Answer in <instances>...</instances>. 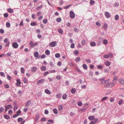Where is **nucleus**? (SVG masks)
<instances>
[{"label":"nucleus","instance_id":"nucleus-11","mask_svg":"<svg viewBox=\"0 0 124 124\" xmlns=\"http://www.w3.org/2000/svg\"><path fill=\"white\" fill-rule=\"evenodd\" d=\"M37 70V68L36 67H33L31 69V71L33 72H34Z\"/></svg>","mask_w":124,"mask_h":124},{"label":"nucleus","instance_id":"nucleus-3","mask_svg":"<svg viewBox=\"0 0 124 124\" xmlns=\"http://www.w3.org/2000/svg\"><path fill=\"white\" fill-rule=\"evenodd\" d=\"M12 46L13 48H18V44L16 42H14L12 43Z\"/></svg>","mask_w":124,"mask_h":124},{"label":"nucleus","instance_id":"nucleus-15","mask_svg":"<svg viewBox=\"0 0 124 124\" xmlns=\"http://www.w3.org/2000/svg\"><path fill=\"white\" fill-rule=\"evenodd\" d=\"M88 119L90 120H94L95 117L93 116H89L88 117Z\"/></svg>","mask_w":124,"mask_h":124},{"label":"nucleus","instance_id":"nucleus-25","mask_svg":"<svg viewBox=\"0 0 124 124\" xmlns=\"http://www.w3.org/2000/svg\"><path fill=\"white\" fill-rule=\"evenodd\" d=\"M95 3V1L93 0H91L90 2V4L91 5H93Z\"/></svg>","mask_w":124,"mask_h":124},{"label":"nucleus","instance_id":"nucleus-4","mask_svg":"<svg viewBox=\"0 0 124 124\" xmlns=\"http://www.w3.org/2000/svg\"><path fill=\"white\" fill-rule=\"evenodd\" d=\"M70 16L71 18H75V14L72 11H71L70 12Z\"/></svg>","mask_w":124,"mask_h":124},{"label":"nucleus","instance_id":"nucleus-45","mask_svg":"<svg viewBox=\"0 0 124 124\" xmlns=\"http://www.w3.org/2000/svg\"><path fill=\"white\" fill-rule=\"evenodd\" d=\"M43 22L44 23L46 24L47 23V20L45 19L43 20Z\"/></svg>","mask_w":124,"mask_h":124},{"label":"nucleus","instance_id":"nucleus-64","mask_svg":"<svg viewBox=\"0 0 124 124\" xmlns=\"http://www.w3.org/2000/svg\"><path fill=\"white\" fill-rule=\"evenodd\" d=\"M10 44V42H8L5 45V46L7 47L9 46Z\"/></svg>","mask_w":124,"mask_h":124},{"label":"nucleus","instance_id":"nucleus-58","mask_svg":"<svg viewBox=\"0 0 124 124\" xmlns=\"http://www.w3.org/2000/svg\"><path fill=\"white\" fill-rule=\"evenodd\" d=\"M94 120L93 121L95 123V124L98 121V118H96L95 119H94Z\"/></svg>","mask_w":124,"mask_h":124},{"label":"nucleus","instance_id":"nucleus-19","mask_svg":"<svg viewBox=\"0 0 124 124\" xmlns=\"http://www.w3.org/2000/svg\"><path fill=\"white\" fill-rule=\"evenodd\" d=\"M105 64L106 66H109L110 65V62L108 61L105 62Z\"/></svg>","mask_w":124,"mask_h":124},{"label":"nucleus","instance_id":"nucleus-1","mask_svg":"<svg viewBox=\"0 0 124 124\" xmlns=\"http://www.w3.org/2000/svg\"><path fill=\"white\" fill-rule=\"evenodd\" d=\"M29 44L30 45V47H33L37 46L38 45V43L36 42L34 43L33 41H31L30 42Z\"/></svg>","mask_w":124,"mask_h":124},{"label":"nucleus","instance_id":"nucleus-22","mask_svg":"<svg viewBox=\"0 0 124 124\" xmlns=\"http://www.w3.org/2000/svg\"><path fill=\"white\" fill-rule=\"evenodd\" d=\"M59 110H62L63 109V107L62 105H60L58 107Z\"/></svg>","mask_w":124,"mask_h":124},{"label":"nucleus","instance_id":"nucleus-62","mask_svg":"<svg viewBox=\"0 0 124 124\" xmlns=\"http://www.w3.org/2000/svg\"><path fill=\"white\" fill-rule=\"evenodd\" d=\"M96 24L97 26H100L101 25V24L100 23L98 22H97L96 23Z\"/></svg>","mask_w":124,"mask_h":124},{"label":"nucleus","instance_id":"nucleus-26","mask_svg":"<svg viewBox=\"0 0 124 124\" xmlns=\"http://www.w3.org/2000/svg\"><path fill=\"white\" fill-rule=\"evenodd\" d=\"M76 90L75 88H72L71 90V92L72 93H74L76 92Z\"/></svg>","mask_w":124,"mask_h":124},{"label":"nucleus","instance_id":"nucleus-57","mask_svg":"<svg viewBox=\"0 0 124 124\" xmlns=\"http://www.w3.org/2000/svg\"><path fill=\"white\" fill-rule=\"evenodd\" d=\"M47 121L48 122H50L51 123L53 124L54 123V122L53 121L52 119H49Z\"/></svg>","mask_w":124,"mask_h":124},{"label":"nucleus","instance_id":"nucleus-29","mask_svg":"<svg viewBox=\"0 0 124 124\" xmlns=\"http://www.w3.org/2000/svg\"><path fill=\"white\" fill-rule=\"evenodd\" d=\"M61 94H57L56 95V97L58 98H60L61 97Z\"/></svg>","mask_w":124,"mask_h":124},{"label":"nucleus","instance_id":"nucleus-12","mask_svg":"<svg viewBox=\"0 0 124 124\" xmlns=\"http://www.w3.org/2000/svg\"><path fill=\"white\" fill-rule=\"evenodd\" d=\"M7 11L9 13H13L14 11L13 9H12L11 8H9L8 9Z\"/></svg>","mask_w":124,"mask_h":124},{"label":"nucleus","instance_id":"nucleus-53","mask_svg":"<svg viewBox=\"0 0 124 124\" xmlns=\"http://www.w3.org/2000/svg\"><path fill=\"white\" fill-rule=\"evenodd\" d=\"M69 65L70 66H72V67H73L74 66V65L73 63H72V62H70L69 63Z\"/></svg>","mask_w":124,"mask_h":124},{"label":"nucleus","instance_id":"nucleus-8","mask_svg":"<svg viewBox=\"0 0 124 124\" xmlns=\"http://www.w3.org/2000/svg\"><path fill=\"white\" fill-rule=\"evenodd\" d=\"M105 15L106 17L107 18H109L110 16V14L108 12H106L105 13Z\"/></svg>","mask_w":124,"mask_h":124},{"label":"nucleus","instance_id":"nucleus-10","mask_svg":"<svg viewBox=\"0 0 124 124\" xmlns=\"http://www.w3.org/2000/svg\"><path fill=\"white\" fill-rule=\"evenodd\" d=\"M31 103V101L30 100H29L26 103L25 105V106L29 107L30 105V103Z\"/></svg>","mask_w":124,"mask_h":124},{"label":"nucleus","instance_id":"nucleus-18","mask_svg":"<svg viewBox=\"0 0 124 124\" xmlns=\"http://www.w3.org/2000/svg\"><path fill=\"white\" fill-rule=\"evenodd\" d=\"M90 45L92 46H95L96 45V43L94 42H92L90 43Z\"/></svg>","mask_w":124,"mask_h":124},{"label":"nucleus","instance_id":"nucleus-37","mask_svg":"<svg viewBox=\"0 0 124 124\" xmlns=\"http://www.w3.org/2000/svg\"><path fill=\"white\" fill-rule=\"evenodd\" d=\"M108 97H105L101 99V101H103L106 100L108 98Z\"/></svg>","mask_w":124,"mask_h":124},{"label":"nucleus","instance_id":"nucleus-60","mask_svg":"<svg viewBox=\"0 0 124 124\" xmlns=\"http://www.w3.org/2000/svg\"><path fill=\"white\" fill-rule=\"evenodd\" d=\"M18 94H20L21 95V94L22 93V91L20 90H19L18 91Z\"/></svg>","mask_w":124,"mask_h":124},{"label":"nucleus","instance_id":"nucleus-47","mask_svg":"<svg viewBox=\"0 0 124 124\" xmlns=\"http://www.w3.org/2000/svg\"><path fill=\"white\" fill-rule=\"evenodd\" d=\"M50 66L52 67L54 66V65L53 64V62H51L49 63Z\"/></svg>","mask_w":124,"mask_h":124},{"label":"nucleus","instance_id":"nucleus-30","mask_svg":"<svg viewBox=\"0 0 124 124\" xmlns=\"http://www.w3.org/2000/svg\"><path fill=\"white\" fill-rule=\"evenodd\" d=\"M31 25L32 26H35L36 25V23L34 22H32L31 23Z\"/></svg>","mask_w":124,"mask_h":124},{"label":"nucleus","instance_id":"nucleus-63","mask_svg":"<svg viewBox=\"0 0 124 124\" xmlns=\"http://www.w3.org/2000/svg\"><path fill=\"white\" fill-rule=\"evenodd\" d=\"M63 3V1L62 0H61L60 1L59 3L60 5H62Z\"/></svg>","mask_w":124,"mask_h":124},{"label":"nucleus","instance_id":"nucleus-40","mask_svg":"<svg viewBox=\"0 0 124 124\" xmlns=\"http://www.w3.org/2000/svg\"><path fill=\"white\" fill-rule=\"evenodd\" d=\"M4 16L5 18H7L8 16V15L7 13H5L4 14Z\"/></svg>","mask_w":124,"mask_h":124},{"label":"nucleus","instance_id":"nucleus-2","mask_svg":"<svg viewBox=\"0 0 124 124\" xmlns=\"http://www.w3.org/2000/svg\"><path fill=\"white\" fill-rule=\"evenodd\" d=\"M56 42L53 41L52 42L49 44V46L52 47H54L56 46Z\"/></svg>","mask_w":124,"mask_h":124},{"label":"nucleus","instance_id":"nucleus-31","mask_svg":"<svg viewBox=\"0 0 124 124\" xmlns=\"http://www.w3.org/2000/svg\"><path fill=\"white\" fill-rule=\"evenodd\" d=\"M0 75L4 77H5V76L4 73L3 72H0Z\"/></svg>","mask_w":124,"mask_h":124},{"label":"nucleus","instance_id":"nucleus-52","mask_svg":"<svg viewBox=\"0 0 124 124\" xmlns=\"http://www.w3.org/2000/svg\"><path fill=\"white\" fill-rule=\"evenodd\" d=\"M78 104L79 106H81L82 105V104L81 102L79 101L78 102Z\"/></svg>","mask_w":124,"mask_h":124},{"label":"nucleus","instance_id":"nucleus-9","mask_svg":"<svg viewBox=\"0 0 124 124\" xmlns=\"http://www.w3.org/2000/svg\"><path fill=\"white\" fill-rule=\"evenodd\" d=\"M119 82L122 85H124V80L122 78H120L119 80Z\"/></svg>","mask_w":124,"mask_h":124},{"label":"nucleus","instance_id":"nucleus-27","mask_svg":"<svg viewBox=\"0 0 124 124\" xmlns=\"http://www.w3.org/2000/svg\"><path fill=\"white\" fill-rule=\"evenodd\" d=\"M6 26L8 28L10 26V24L9 22H7L6 24Z\"/></svg>","mask_w":124,"mask_h":124},{"label":"nucleus","instance_id":"nucleus-20","mask_svg":"<svg viewBox=\"0 0 124 124\" xmlns=\"http://www.w3.org/2000/svg\"><path fill=\"white\" fill-rule=\"evenodd\" d=\"M103 44L104 45H106L108 44V41L107 40L105 39L103 41Z\"/></svg>","mask_w":124,"mask_h":124},{"label":"nucleus","instance_id":"nucleus-6","mask_svg":"<svg viewBox=\"0 0 124 124\" xmlns=\"http://www.w3.org/2000/svg\"><path fill=\"white\" fill-rule=\"evenodd\" d=\"M17 83H16V85L18 86H20V84H21V82L19 79H18L16 80Z\"/></svg>","mask_w":124,"mask_h":124},{"label":"nucleus","instance_id":"nucleus-59","mask_svg":"<svg viewBox=\"0 0 124 124\" xmlns=\"http://www.w3.org/2000/svg\"><path fill=\"white\" fill-rule=\"evenodd\" d=\"M12 112L13 111L11 110H10L8 111V114L11 115L12 114Z\"/></svg>","mask_w":124,"mask_h":124},{"label":"nucleus","instance_id":"nucleus-50","mask_svg":"<svg viewBox=\"0 0 124 124\" xmlns=\"http://www.w3.org/2000/svg\"><path fill=\"white\" fill-rule=\"evenodd\" d=\"M61 18H57L56 21L58 22H60L61 21Z\"/></svg>","mask_w":124,"mask_h":124},{"label":"nucleus","instance_id":"nucleus-14","mask_svg":"<svg viewBox=\"0 0 124 124\" xmlns=\"http://www.w3.org/2000/svg\"><path fill=\"white\" fill-rule=\"evenodd\" d=\"M40 69L42 71H45L46 70V68L45 66H42L41 67Z\"/></svg>","mask_w":124,"mask_h":124},{"label":"nucleus","instance_id":"nucleus-51","mask_svg":"<svg viewBox=\"0 0 124 124\" xmlns=\"http://www.w3.org/2000/svg\"><path fill=\"white\" fill-rule=\"evenodd\" d=\"M85 60L88 63H90L91 62L90 60L89 59H85Z\"/></svg>","mask_w":124,"mask_h":124},{"label":"nucleus","instance_id":"nucleus-46","mask_svg":"<svg viewBox=\"0 0 124 124\" xmlns=\"http://www.w3.org/2000/svg\"><path fill=\"white\" fill-rule=\"evenodd\" d=\"M45 53L46 54H49L50 53L49 51L48 50H46V51Z\"/></svg>","mask_w":124,"mask_h":124},{"label":"nucleus","instance_id":"nucleus-38","mask_svg":"<svg viewBox=\"0 0 124 124\" xmlns=\"http://www.w3.org/2000/svg\"><path fill=\"white\" fill-rule=\"evenodd\" d=\"M97 68L99 69H101L103 68V66L101 65H98L97 66Z\"/></svg>","mask_w":124,"mask_h":124},{"label":"nucleus","instance_id":"nucleus-42","mask_svg":"<svg viewBox=\"0 0 124 124\" xmlns=\"http://www.w3.org/2000/svg\"><path fill=\"white\" fill-rule=\"evenodd\" d=\"M80 58L79 57H77L75 61L76 62H78L80 60Z\"/></svg>","mask_w":124,"mask_h":124},{"label":"nucleus","instance_id":"nucleus-34","mask_svg":"<svg viewBox=\"0 0 124 124\" xmlns=\"http://www.w3.org/2000/svg\"><path fill=\"white\" fill-rule=\"evenodd\" d=\"M6 107L7 108H8V109H10L11 108H12V106L11 105H8L7 106H6Z\"/></svg>","mask_w":124,"mask_h":124},{"label":"nucleus","instance_id":"nucleus-24","mask_svg":"<svg viewBox=\"0 0 124 124\" xmlns=\"http://www.w3.org/2000/svg\"><path fill=\"white\" fill-rule=\"evenodd\" d=\"M58 32L61 34H62L63 33V31L62 29H59L58 30Z\"/></svg>","mask_w":124,"mask_h":124},{"label":"nucleus","instance_id":"nucleus-41","mask_svg":"<svg viewBox=\"0 0 124 124\" xmlns=\"http://www.w3.org/2000/svg\"><path fill=\"white\" fill-rule=\"evenodd\" d=\"M24 70L23 68H21V71L22 73H24Z\"/></svg>","mask_w":124,"mask_h":124},{"label":"nucleus","instance_id":"nucleus-61","mask_svg":"<svg viewBox=\"0 0 124 124\" xmlns=\"http://www.w3.org/2000/svg\"><path fill=\"white\" fill-rule=\"evenodd\" d=\"M34 56L37 57V58H40V56H39V55H34Z\"/></svg>","mask_w":124,"mask_h":124},{"label":"nucleus","instance_id":"nucleus-54","mask_svg":"<svg viewBox=\"0 0 124 124\" xmlns=\"http://www.w3.org/2000/svg\"><path fill=\"white\" fill-rule=\"evenodd\" d=\"M19 115V114H16L14 115L13 116V118H15L16 117H17V116H18Z\"/></svg>","mask_w":124,"mask_h":124},{"label":"nucleus","instance_id":"nucleus-43","mask_svg":"<svg viewBox=\"0 0 124 124\" xmlns=\"http://www.w3.org/2000/svg\"><path fill=\"white\" fill-rule=\"evenodd\" d=\"M113 80L114 81H115V82H114V83H116L117 80V77H114L113 78Z\"/></svg>","mask_w":124,"mask_h":124},{"label":"nucleus","instance_id":"nucleus-49","mask_svg":"<svg viewBox=\"0 0 124 124\" xmlns=\"http://www.w3.org/2000/svg\"><path fill=\"white\" fill-rule=\"evenodd\" d=\"M71 6V5H68L67 6H66L64 7H63V8L64 9H67V8H69V7H70Z\"/></svg>","mask_w":124,"mask_h":124},{"label":"nucleus","instance_id":"nucleus-48","mask_svg":"<svg viewBox=\"0 0 124 124\" xmlns=\"http://www.w3.org/2000/svg\"><path fill=\"white\" fill-rule=\"evenodd\" d=\"M8 38H6L4 39V42L5 43H7L8 42H9V41H8Z\"/></svg>","mask_w":124,"mask_h":124},{"label":"nucleus","instance_id":"nucleus-17","mask_svg":"<svg viewBox=\"0 0 124 124\" xmlns=\"http://www.w3.org/2000/svg\"><path fill=\"white\" fill-rule=\"evenodd\" d=\"M4 117L6 119L8 120L10 118V116L6 115H4Z\"/></svg>","mask_w":124,"mask_h":124},{"label":"nucleus","instance_id":"nucleus-23","mask_svg":"<svg viewBox=\"0 0 124 124\" xmlns=\"http://www.w3.org/2000/svg\"><path fill=\"white\" fill-rule=\"evenodd\" d=\"M83 68L85 70H86L87 69V65L85 64H84L83 65Z\"/></svg>","mask_w":124,"mask_h":124},{"label":"nucleus","instance_id":"nucleus-56","mask_svg":"<svg viewBox=\"0 0 124 124\" xmlns=\"http://www.w3.org/2000/svg\"><path fill=\"white\" fill-rule=\"evenodd\" d=\"M4 86L6 88H8L9 87V85L8 84H5L4 85Z\"/></svg>","mask_w":124,"mask_h":124},{"label":"nucleus","instance_id":"nucleus-28","mask_svg":"<svg viewBox=\"0 0 124 124\" xmlns=\"http://www.w3.org/2000/svg\"><path fill=\"white\" fill-rule=\"evenodd\" d=\"M67 95L66 94H64L62 96V98L64 100L65 99L67 98Z\"/></svg>","mask_w":124,"mask_h":124},{"label":"nucleus","instance_id":"nucleus-21","mask_svg":"<svg viewBox=\"0 0 124 124\" xmlns=\"http://www.w3.org/2000/svg\"><path fill=\"white\" fill-rule=\"evenodd\" d=\"M53 111L55 114H57L58 113V112L57 109L54 108L53 110Z\"/></svg>","mask_w":124,"mask_h":124},{"label":"nucleus","instance_id":"nucleus-16","mask_svg":"<svg viewBox=\"0 0 124 124\" xmlns=\"http://www.w3.org/2000/svg\"><path fill=\"white\" fill-rule=\"evenodd\" d=\"M45 92L46 93L49 94H50L51 93L50 91L47 89H46L45 90Z\"/></svg>","mask_w":124,"mask_h":124},{"label":"nucleus","instance_id":"nucleus-39","mask_svg":"<svg viewBox=\"0 0 124 124\" xmlns=\"http://www.w3.org/2000/svg\"><path fill=\"white\" fill-rule=\"evenodd\" d=\"M23 120L22 118L20 117L17 120L19 122H20L22 121Z\"/></svg>","mask_w":124,"mask_h":124},{"label":"nucleus","instance_id":"nucleus-7","mask_svg":"<svg viewBox=\"0 0 124 124\" xmlns=\"http://www.w3.org/2000/svg\"><path fill=\"white\" fill-rule=\"evenodd\" d=\"M112 56L113 55H104V57L105 58H107L109 57L111 58Z\"/></svg>","mask_w":124,"mask_h":124},{"label":"nucleus","instance_id":"nucleus-32","mask_svg":"<svg viewBox=\"0 0 124 124\" xmlns=\"http://www.w3.org/2000/svg\"><path fill=\"white\" fill-rule=\"evenodd\" d=\"M109 86H110V87L112 86H113L114 85V83H110L108 84Z\"/></svg>","mask_w":124,"mask_h":124},{"label":"nucleus","instance_id":"nucleus-44","mask_svg":"<svg viewBox=\"0 0 124 124\" xmlns=\"http://www.w3.org/2000/svg\"><path fill=\"white\" fill-rule=\"evenodd\" d=\"M114 5L115 7H118L119 5V4L118 3L116 2L115 3Z\"/></svg>","mask_w":124,"mask_h":124},{"label":"nucleus","instance_id":"nucleus-55","mask_svg":"<svg viewBox=\"0 0 124 124\" xmlns=\"http://www.w3.org/2000/svg\"><path fill=\"white\" fill-rule=\"evenodd\" d=\"M41 122L44 121H46V119L44 118H42L41 119Z\"/></svg>","mask_w":124,"mask_h":124},{"label":"nucleus","instance_id":"nucleus-35","mask_svg":"<svg viewBox=\"0 0 124 124\" xmlns=\"http://www.w3.org/2000/svg\"><path fill=\"white\" fill-rule=\"evenodd\" d=\"M119 19V16L118 15H116L115 17V19L116 20H117Z\"/></svg>","mask_w":124,"mask_h":124},{"label":"nucleus","instance_id":"nucleus-33","mask_svg":"<svg viewBox=\"0 0 124 124\" xmlns=\"http://www.w3.org/2000/svg\"><path fill=\"white\" fill-rule=\"evenodd\" d=\"M86 43V41L85 40H84L82 41V44L83 45H84Z\"/></svg>","mask_w":124,"mask_h":124},{"label":"nucleus","instance_id":"nucleus-5","mask_svg":"<svg viewBox=\"0 0 124 124\" xmlns=\"http://www.w3.org/2000/svg\"><path fill=\"white\" fill-rule=\"evenodd\" d=\"M44 79H41L39 80H38L37 83V84L38 85H39L42 83L44 82Z\"/></svg>","mask_w":124,"mask_h":124},{"label":"nucleus","instance_id":"nucleus-13","mask_svg":"<svg viewBox=\"0 0 124 124\" xmlns=\"http://www.w3.org/2000/svg\"><path fill=\"white\" fill-rule=\"evenodd\" d=\"M108 24L107 23H105L103 25V28L105 30H106L107 29Z\"/></svg>","mask_w":124,"mask_h":124},{"label":"nucleus","instance_id":"nucleus-36","mask_svg":"<svg viewBox=\"0 0 124 124\" xmlns=\"http://www.w3.org/2000/svg\"><path fill=\"white\" fill-rule=\"evenodd\" d=\"M4 110V108L2 107L0 108V113H2Z\"/></svg>","mask_w":124,"mask_h":124}]
</instances>
